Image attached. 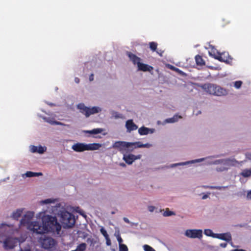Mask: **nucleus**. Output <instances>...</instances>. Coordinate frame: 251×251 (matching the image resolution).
I'll list each match as a JSON object with an SVG mask.
<instances>
[{"label": "nucleus", "instance_id": "nucleus-1", "mask_svg": "<svg viewBox=\"0 0 251 251\" xmlns=\"http://www.w3.org/2000/svg\"><path fill=\"white\" fill-rule=\"evenodd\" d=\"M29 228L34 230L35 233L42 234L51 232L59 234L61 226L57 222L56 217L48 215L42 220V223H34L29 226Z\"/></svg>", "mask_w": 251, "mask_h": 251}, {"label": "nucleus", "instance_id": "nucleus-2", "mask_svg": "<svg viewBox=\"0 0 251 251\" xmlns=\"http://www.w3.org/2000/svg\"><path fill=\"white\" fill-rule=\"evenodd\" d=\"M5 224L0 225V243L3 242V247L6 250L12 249L17 246L19 240L16 238L7 237L8 231Z\"/></svg>", "mask_w": 251, "mask_h": 251}, {"label": "nucleus", "instance_id": "nucleus-3", "mask_svg": "<svg viewBox=\"0 0 251 251\" xmlns=\"http://www.w3.org/2000/svg\"><path fill=\"white\" fill-rule=\"evenodd\" d=\"M201 87L207 93L216 96H223L227 94V91L221 86L215 84L205 83Z\"/></svg>", "mask_w": 251, "mask_h": 251}, {"label": "nucleus", "instance_id": "nucleus-4", "mask_svg": "<svg viewBox=\"0 0 251 251\" xmlns=\"http://www.w3.org/2000/svg\"><path fill=\"white\" fill-rule=\"evenodd\" d=\"M60 221L64 228L72 227L75 224L74 216L66 211L61 212Z\"/></svg>", "mask_w": 251, "mask_h": 251}, {"label": "nucleus", "instance_id": "nucleus-5", "mask_svg": "<svg viewBox=\"0 0 251 251\" xmlns=\"http://www.w3.org/2000/svg\"><path fill=\"white\" fill-rule=\"evenodd\" d=\"M77 108L80 109L81 113L85 115L86 117H88L91 115L96 114L101 111V109L99 107L94 106L90 108L86 106L83 103L78 104Z\"/></svg>", "mask_w": 251, "mask_h": 251}, {"label": "nucleus", "instance_id": "nucleus-6", "mask_svg": "<svg viewBox=\"0 0 251 251\" xmlns=\"http://www.w3.org/2000/svg\"><path fill=\"white\" fill-rule=\"evenodd\" d=\"M34 215V213L33 212H27L20 221V225L22 226H27L28 229L35 233L33 229L29 228V226L32 224H34V223H39L38 222H31V219L33 217Z\"/></svg>", "mask_w": 251, "mask_h": 251}, {"label": "nucleus", "instance_id": "nucleus-7", "mask_svg": "<svg viewBox=\"0 0 251 251\" xmlns=\"http://www.w3.org/2000/svg\"><path fill=\"white\" fill-rule=\"evenodd\" d=\"M210 55L215 59L220 62H225L226 64H231L232 62V58L229 55L227 52L220 53L217 52V54L210 53Z\"/></svg>", "mask_w": 251, "mask_h": 251}, {"label": "nucleus", "instance_id": "nucleus-8", "mask_svg": "<svg viewBox=\"0 0 251 251\" xmlns=\"http://www.w3.org/2000/svg\"><path fill=\"white\" fill-rule=\"evenodd\" d=\"M133 144L125 141H116L112 145L113 149H117L121 153H124L128 149L131 147Z\"/></svg>", "mask_w": 251, "mask_h": 251}, {"label": "nucleus", "instance_id": "nucleus-9", "mask_svg": "<svg viewBox=\"0 0 251 251\" xmlns=\"http://www.w3.org/2000/svg\"><path fill=\"white\" fill-rule=\"evenodd\" d=\"M185 235L189 238L200 239L202 236V231L201 229H187Z\"/></svg>", "mask_w": 251, "mask_h": 251}, {"label": "nucleus", "instance_id": "nucleus-10", "mask_svg": "<svg viewBox=\"0 0 251 251\" xmlns=\"http://www.w3.org/2000/svg\"><path fill=\"white\" fill-rule=\"evenodd\" d=\"M42 246L45 249H51L55 245V241L51 237H46L41 241Z\"/></svg>", "mask_w": 251, "mask_h": 251}, {"label": "nucleus", "instance_id": "nucleus-11", "mask_svg": "<svg viewBox=\"0 0 251 251\" xmlns=\"http://www.w3.org/2000/svg\"><path fill=\"white\" fill-rule=\"evenodd\" d=\"M72 149L76 152H82L87 150V144L77 143L72 146Z\"/></svg>", "mask_w": 251, "mask_h": 251}, {"label": "nucleus", "instance_id": "nucleus-12", "mask_svg": "<svg viewBox=\"0 0 251 251\" xmlns=\"http://www.w3.org/2000/svg\"><path fill=\"white\" fill-rule=\"evenodd\" d=\"M126 127L127 131L128 132L135 130L138 128V126L134 123L132 120H128L126 122Z\"/></svg>", "mask_w": 251, "mask_h": 251}, {"label": "nucleus", "instance_id": "nucleus-13", "mask_svg": "<svg viewBox=\"0 0 251 251\" xmlns=\"http://www.w3.org/2000/svg\"><path fill=\"white\" fill-rule=\"evenodd\" d=\"M154 131V129L149 128L145 126H142L138 129V133L141 135H147L149 133H153Z\"/></svg>", "mask_w": 251, "mask_h": 251}, {"label": "nucleus", "instance_id": "nucleus-14", "mask_svg": "<svg viewBox=\"0 0 251 251\" xmlns=\"http://www.w3.org/2000/svg\"><path fill=\"white\" fill-rule=\"evenodd\" d=\"M138 70L143 72H151L153 70V68L148 64L140 63L138 66Z\"/></svg>", "mask_w": 251, "mask_h": 251}, {"label": "nucleus", "instance_id": "nucleus-15", "mask_svg": "<svg viewBox=\"0 0 251 251\" xmlns=\"http://www.w3.org/2000/svg\"><path fill=\"white\" fill-rule=\"evenodd\" d=\"M127 55L134 65L137 64L138 66V64L141 63V58L136 56L135 54L130 52H128Z\"/></svg>", "mask_w": 251, "mask_h": 251}, {"label": "nucleus", "instance_id": "nucleus-16", "mask_svg": "<svg viewBox=\"0 0 251 251\" xmlns=\"http://www.w3.org/2000/svg\"><path fill=\"white\" fill-rule=\"evenodd\" d=\"M215 237L226 241H230L232 239L231 234L229 233L216 234Z\"/></svg>", "mask_w": 251, "mask_h": 251}, {"label": "nucleus", "instance_id": "nucleus-17", "mask_svg": "<svg viewBox=\"0 0 251 251\" xmlns=\"http://www.w3.org/2000/svg\"><path fill=\"white\" fill-rule=\"evenodd\" d=\"M134 157V155L132 154H124L123 159L127 164L130 165L135 161Z\"/></svg>", "mask_w": 251, "mask_h": 251}, {"label": "nucleus", "instance_id": "nucleus-18", "mask_svg": "<svg viewBox=\"0 0 251 251\" xmlns=\"http://www.w3.org/2000/svg\"><path fill=\"white\" fill-rule=\"evenodd\" d=\"M133 144V146H134V148H149L151 146V145L149 143H146V144H142L140 142H136L134 143H132Z\"/></svg>", "mask_w": 251, "mask_h": 251}, {"label": "nucleus", "instance_id": "nucleus-19", "mask_svg": "<svg viewBox=\"0 0 251 251\" xmlns=\"http://www.w3.org/2000/svg\"><path fill=\"white\" fill-rule=\"evenodd\" d=\"M101 147V145L99 143H93L87 144V151H93L98 150Z\"/></svg>", "mask_w": 251, "mask_h": 251}, {"label": "nucleus", "instance_id": "nucleus-20", "mask_svg": "<svg viewBox=\"0 0 251 251\" xmlns=\"http://www.w3.org/2000/svg\"><path fill=\"white\" fill-rule=\"evenodd\" d=\"M195 61L196 64L198 66H202L205 65V63L204 60L203 59L201 56L200 55H197L195 56Z\"/></svg>", "mask_w": 251, "mask_h": 251}, {"label": "nucleus", "instance_id": "nucleus-21", "mask_svg": "<svg viewBox=\"0 0 251 251\" xmlns=\"http://www.w3.org/2000/svg\"><path fill=\"white\" fill-rule=\"evenodd\" d=\"M182 117L178 115H175L173 117L167 119L165 122L168 123H173L177 122L179 119H181Z\"/></svg>", "mask_w": 251, "mask_h": 251}, {"label": "nucleus", "instance_id": "nucleus-22", "mask_svg": "<svg viewBox=\"0 0 251 251\" xmlns=\"http://www.w3.org/2000/svg\"><path fill=\"white\" fill-rule=\"evenodd\" d=\"M87 249V245L85 243H81L77 246L75 250L71 251H85Z\"/></svg>", "mask_w": 251, "mask_h": 251}, {"label": "nucleus", "instance_id": "nucleus-23", "mask_svg": "<svg viewBox=\"0 0 251 251\" xmlns=\"http://www.w3.org/2000/svg\"><path fill=\"white\" fill-rule=\"evenodd\" d=\"M23 213L22 209H17L16 211H14L12 213V217L15 219L18 220L19 217H21Z\"/></svg>", "mask_w": 251, "mask_h": 251}, {"label": "nucleus", "instance_id": "nucleus-24", "mask_svg": "<svg viewBox=\"0 0 251 251\" xmlns=\"http://www.w3.org/2000/svg\"><path fill=\"white\" fill-rule=\"evenodd\" d=\"M241 175L244 177H248L251 176V169H244L241 173Z\"/></svg>", "mask_w": 251, "mask_h": 251}, {"label": "nucleus", "instance_id": "nucleus-25", "mask_svg": "<svg viewBox=\"0 0 251 251\" xmlns=\"http://www.w3.org/2000/svg\"><path fill=\"white\" fill-rule=\"evenodd\" d=\"M25 175L27 177H31L34 176H38L42 175V173H34L31 171H28L25 173Z\"/></svg>", "mask_w": 251, "mask_h": 251}, {"label": "nucleus", "instance_id": "nucleus-26", "mask_svg": "<svg viewBox=\"0 0 251 251\" xmlns=\"http://www.w3.org/2000/svg\"><path fill=\"white\" fill-rule=\"evenodd\" d=\"M103 129L102 128H95L91 130H88L86 131V132L90 133V134H97L99 133H100L102 132Z\"/></svg>", "mask_w": 251, "mask_h": 251}, {"label": "nucleus", "instance_id": "nucleus-27", "mask_svg": "<svg viewBox=\"0 0 251 251\" xmlns=\"http://www.w3.org/2000/svg\"><path fill=\"white\" fill-rule=\"evenodd\" d=\"M150 48L152 51H156L157 47V44L154 42H150Z\"/></svg>", "mask_w": 251, "mask_h": 251}, {"label": "nucleus", "instance_id": "nucleus-28", "mask_svg": "<svg viewBox=\"0 0 251 251\" xmlns=\"http://www.w3.org/2000/svg\"><path fill=\"white\" fill-rule=\"evenodd\" d=\"M163 216L165 217L175 215V213L171 211H170L169 208H166V210L163 213Z\"/></svg>", "mask_w": 251, "mask_h": 251}, {"label": "nucleus", "instance_id": "nucleus-29", "mask_svg": "<svg viewBox=\"0 0 251 251\" xmlns=\"http://www.w3.org/2000/svg\"><path fill=\"white\" fill-rule=\"evenodd\" d=\"M204 233L207 236H212L213 237H216V234H214L211 229H205L204 231Z\"/></svg>", "mask_w": 251, "mask_h": 251}, {"label": "nucleus", "instance_id": "nucleus-30", "mask_svg": "<svg viewBox=\"0 0 251 251\" xmlns=\"http://www.w3.org/2000/svg\"><path fill=\"white\" fill-rule=\"evenodd\" d=\"M45 119H47V118H45ZM48 120H47V122L49 123L51 125H63L64 124L61 122L53 121L52 120H50V119L48 118Z\"/></svg>", "mask_w": 251, "mask_h": 251}, {"label": "nucleus", "instance_id": "nucleus-31", "mask_svg": "<svg viewBox=\"0 0 251 251\" xmlns=\"http://www.w3.org/2000/svg\"><path fill=\"white\" fill-rule=\"evenodd\" d=\"M22 244V243L20 244V251H31L30 247L28 245L26 246L23 247Z\"/></svg>", "mask_w": 251, "mask_h": 251}, {"label": "nucleus", "instance_id": "nucleus-32", "mask_svg": "<svg viewBox=\"0 0 251 251\" xmlns=\"http://www.w3.org/2000/svg\"><path fill=\"white\" fill-rule=\"evenodd\" d=\"M206 188H208L211 189H216V190H222L225 189L227 187L225 186H206Z\"/></svg>", "mask_w": 251, "mask_h": 251}, {"label": "nucleus", "instance_id": "nucleus-33", "mask_svg": "<svg viewBox=\"0 0 251 251\" xmlns=\"http://www.w3.org/2000/svg\"><path fill=\"white\" fill-rule=\"evenodd\" d=\"M55 201L54 200L51 199H46L44 201H41V203L42 204H48L50 203H53Z\"/></svg>", "mask_w": 251, "mask_h": 251}, {"label": "nucleus", "instance_id": "nucleus-34", "mask_svg": "<svg viewBox=\"0 0 251 251\" xmlns=\"http://www.w3.org/2000/svg\"><path fill=\"white\" fill-rule=\"evenodd\" d=\"M100 231L101 233L103 235V236L105 237V238H108V237L109 236V235L107 234L106 230L103 227H101L100 229Z\"/></svg>", "mask_w": 251, "mask_h": 251}, {"label": "nucleus", "instance_id": "nucleus-35", "mask_svg": "<svg viewBox=\"0 0 251 251\" xmlns=\"http://www.w3.org/2000/svg\"><path fill=\"white\" fill-rule=\"evenodd\" d=\"M120 251H128L127 247L123 244L119 245Z\"/></svg>", "mask_w": 251, "mask_h": 251}, {"label": "nucleus", "instance_id": "nucleus-36", "mask_svg": "<svg viewBox=\"0 0 251 251\" xmlns=\"http://www.w3.org/2000/svg\"><path fill=\"white\" fill-rule=\"evenodd\" d=\"M143 248L145 251H155L151 247L148 245H145Z\"/></svg>", "mask_w": 251, "mask_h": 251}, {"label": "nucleus", "instance_id": "nucleus-37", "mask_svg": "<svg viewBox=\"0 0 251 251\" xmlns=\"http://www.w3.org/2000/svg\"><path fill=\"white\" fill-rule=\"evenodd\" d=\"M46 150V147H43L41 146H40L38 147L37 152H38L39 153H43Z\"/></svg>", "mask_w": 251, "mask_h": 251}, {"label": "nucleus", "instance_id": "nucleus-38", "mask_svg": "<svg viewBox=\"0 0 251 251\" xmlns=\"http://www.w3.org/2000/svg\"><path fill=\"white\" fill-rule=\"evenodd\" d=\"M242 84V82L241 81H236L234 83V86L237 89H239L241 87Z\"/></svg>", "mask_w": 251, "mask_h": 251}, {"label": "nucleus", "instance_id": "nucleus-39", "mask_svg": "<svg viewBox=\"0 0 251 251\" xmlns=\"http://www.w3.org/2000/svg\"><path fill=\"white\" fill-rule=\"evenodd\" d=\"M116 236H117V241H118V242L119 243V245L122 244V242H123V239L121 238V237L120 236V234L119 232L117 233V235Z\"/></svg>", "mask_w": 251, "mask_h": 251}, {"label": "nucleus", "instance_id": "nucleus-40", "mask_svg": "<svg viewBox=\"0 0 251 251\" xmlns=\"http://www.w3.org/2000/svg\"><path fill=\"white\" fill-rule=\"evenodd\" d=\"M170 68L171 70H172L173 71H176V72H178L179 73H181L182 72V71H180L178 68H176V67H174L173 66H172V65H171Z\"/></svg>", "mask_w": 251, "mask_h": 251}, {"label": "nucleus", "instance_id": "nucleus-41", "mask_svg": "<svg viewBox=\"0 0 251 251\" xmlns=\"http://www.w3.org/2000/svg\"><path fill=\"white\" fill-rule=\"evenodd\" d=\"M30 148L32 152H37L38 147L35 146H31Z\"/></svg>", "mask_w": 251, "mask_h": 251}, {"label": "nucleus", "instance_id": "nucleus-42", "mask_svg": "<svg viewBox=\"0 0 251 251\" xmlns=\"http://www.w3.org/2000/svg\"><path fill=\"white\" fill-rule=\"evenodd\" d=\"M227 162V160H224V159H222V160H216L215 162H214V164H219V163H226Z\"/></svg>", "mask_w": 251, "mask_h": 251}, {"label": "nucleus", "instance_id": "nucleus-43", "mask_svg": "<svg viewBox=\"0 0 251 251\" xmlns=\"http://www.w3.org/2000/svg\"><path fill=\"white\" fill-rule=\"evenodd\" d=\"M154 209H155V207L153 206H148V210L150 212H153Z\"/></svg>", "mask_w": 251, "mask_h": 251}, {"label": "nucleus", "instance_id": "nucleus-44", "mask_svg": "<svg viewBox=\"0 0 251 251\" xmlns=\"http://www.w3.org/2000/svg\"><path fill=\"white\" fill-rule=\"evenodd\" d=\"M246 157L247 159L251 160V153H250V152L246 153Z\"/></svg>", "mask_w": 251, "mask_h": 251}, {"label": "nucleus", "instance_id": "nucleus-45", "mask_svg": "<svg viewBox=\"0 0 251 251\" xmlns=\"http://www.w3.org/2000/svg\"><path fill=\"white\" fill-rule=\"evenodd\" d=\"M106 240V244L108 245V246H110L111 245V241L109 239V236L108 237V238H105Z\"/></svg>", "mask_w": 251, "mask_h": 251}, {"label": "nucleus", "instance_id": "nucleus-46", "mask_svg": "<svg viewBox=\"0 0 251 251\" xmlns=\"http://www.w3.org/2000/svg\"><path fill=\"white\" fill-rule=\"evenodd\" d=\"M142 157V155L141 154H139L138 155H134V158H135V160H136V159H139L141 158Z\"/></svg>", "mask_w": 251, "mask_h": 251}, {"label": "nucleus", "instance_id": "nucleus-47", "mask_svg": "<svg viewBox=\"0 0 251 251\" xmlns=\"http://www.w3.org/2000/svg\"><path fill=\"white\" fill-rule=\"evenodd\" d=\"M247 198L251 200V190L247 193Z\"/></svg>", "mask_w": 251, "mask_h": 251}, {"label": "nucleus", "instance_id": "nucleus-48", "mask_svg": "<svg viewBox=\"0 0 251 251\" xmlns=\"http://www.w3.org/2000/svg\"><path fill=\"white\" fill-rule=\"evenodd\" d=\"M220 247H221L222 248H226L227 246V243H223L220 244Z\"/></svg>", "mask_w": 251, "mask_h": 251}, {"label": "nucleus", "instance_id": "nucleus-49", "mask_svg": "<svg viewBox=\"0 0 251 251\" xmlns=\"http://www.w3.org/2000/svg\"><path fill=\"white\" fill-rule=\"evenodd\" d=\"M89 80L90 81H92L94 80V75L93 74H91L89 76Z\"/></svg>", "mask_w": 251, "mask_h": 251}, {"label": "nucleus", "instance_id": "nucleus-50", "mask_svg": "<svg viewBox=\"0 0 251 251\" xmlns=\"http://www.w3.org/2000/svg\"><path fill=\"white\" fill-rule=\"evenodd\" d=\"M123 219L126 223L127 224H129L130 223L129 220L127 218L124 217Z\"/></svg>", "mask_w": 251, "mask_h": 251}, {"label": "nucleus", "instance_id": "nucleus-51", "mask_svg": "<svg viewBox=\"0 0 251 251\" xmlns=\"http://www.w3.org/2000/svg\"><path fill=\"white\" fill-rule=\"evenodd\" d=\"M216 170H217L218 171H224V170H226V168H223V169H222V168H217L216 169Z\"/></svg>", "mask_w": 251, "mask_h": 251}, {"label": "nucleus", "instance_id": "nucleus-52", "mask_svg": "<svg viewBox=\"0 0 251 251\" xmlns=\"http://www.w3.org/2000/svg\"><path fill=\"white\" fill-rule=\"evenodd\" d=\"M208 197V195H206V194H205V195H204L202 197V200H205V199H207Z\"/></svg>", "mask_w": 251, "mask_h": 251}, {"label": "nucleus", "instance_id": "nucleus-53", "mask_svg": "<svg viewBox=\"0 0 251 251\" xmlns=\"http://www.w3.org/2000/svg\"><path fill=\"white\" fill-rule=\"evenodd\" d=\"M75 81L76 83H78L79 82V79L78 77H75Z\"/></svg>", "mask_w": 251, "mask_h": 251}, {"label": "nucleus", "instance_id": "nucleus-54", "mask_svg": "<svg viewBox=\"0 0 251 251\" xmlns=\"http://www.w3.org/2000/svg\"><path fill=\"white\" fill-rule=\"evenodd\" d=\"M185 163H178V164H175L172 165V167L176 166L179 165H182V164H185Z\"/></svg>", "mask_w": 251, "mask_h": 251}, {"label": "nucleus", "instance_id": "nucleus-55", "mask_svg": "<svg viewBox=\"0 0 251 251\" xmlns=\"http://www.w3.org/2000/svg\"><path fill=\"white\" fill-rule=\"evenodd\" d=\"M203 160H204V158H201V159H200L196 160L195 161V162H201V161H202Z\"/></svg>", "mask_w": 251, "mask_h": 251}, {"label": "nucleus", "instance_id": "nucleus-56", "mask_svg": "<svg viewBox=\"0 0 251 251\" xmlns=\"http://www.w3.org/2000/svg\"><path fill=\"white\" fill-rule=\"evenodd\" d=\"M121 166H125V164H124V163H122V164H121Z\"/></svg>", "mask_w": 251, "mask_h": 251}, {"label": "nucleus", "instance_id": "nucleus-57", "mask_svg": "<svg viewBox=\"0 0 251 251\" xmlns=\"http://www.w3.org/2000/svg\"><path fill=\"white\" fill-rule=\"evenodd\" d=\"M160 55V56H162V54L161 53H159Z\"/></svg>", "mask_w": 251, "mask_h": 251}]
</instances>
